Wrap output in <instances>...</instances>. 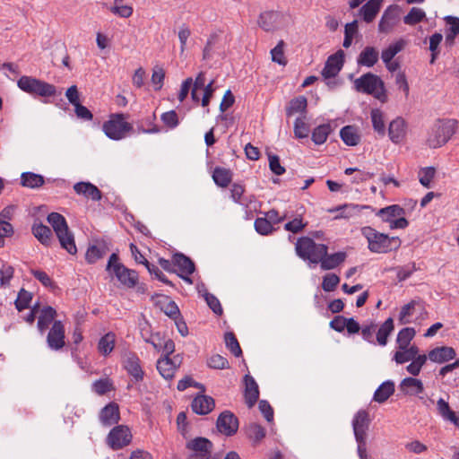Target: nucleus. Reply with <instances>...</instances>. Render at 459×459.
Segmentation results:
<instances>
[{
  "instance_id": "obj_1",
  "label": "nucleus",
  "mask_w": 459,
  "mask_h": 459,
  "mask_svg": "<svg viewBox=\"0 0 459 459\" xmlns=\"http://www.w3.org/2000/svg\"><path fill=\"white\" fill-rule=\"evenodd\" d=\"M295 251L299 258L309 264H320L321 269L325 271L338 267L347 257L343 251L328 255V247L325 244L316 243L309 237L299 238L295 244Z\"/></svg>"
},
{
  "instance_id": "obj_2",
  "label": "nucleus",
  "mask_w": 459,
  "mask_h": 459,
  "mask_svg": "<svg viewBox=\"0 0 459 459\" xmlns=\"http://www.w3.org/2000/svg\"><path fill=\"white\" fill-rule=\"evenodd\" d=\"M361 234L367 239L368 248L372 253L387 254L392 251H397L402 245V241L398 237H390L370 226L363 227Z\"/></svg>"
},
{
  "instance_id": "obj_3",
  "label": "nucleus",
  "mask_w": 459,
  "mask_h": 459,
  "mask_svg": "<svg viewBox=\"0 0 459 459\" xmlns=\"http://www.w3.org/2000/svg\"><path fill=\"white\" fill-rule=\"evenodd\" d=\"M48 221L52 226L61 247L69 254L75 255L77 247L74 237L69 230L65 218L58 212H51L48 215Z\"/></svg>"
},
{
  "instance_id": "obj_4",
  "label": "nucleus",
  "mask_w": 459,
  "mask_h": 459,
  "mask_svg": "<svg viewBox=\"0 0 459 459\" xmlns=\"http://www.w3.org/2000/svg\"><path fill=\"white\" fill-rule=\"evenodd\" d=\"M457 122L454 119H438L431 127L427 143L436 149L445 145L455 134Z\"/></svg>"
},
{
  "instance_id": "obj_5",
  "label": "nucleus",
  "mask_w": 459,
  "mask_h": 459,
  "mask_svg": "<svg viewBox=\"0 0 459 459\" xmlns=\"http://www.w3.org/2000/svg\"><path fill=\"white\" fill-rule=\"evenodd\" d=\"M354 86L357 91L370 94L381 102L387 100L385 83L382 79L372 73H367L356 79Z\"/></svg>"
},
{
  "instance_id": "obj_6",
  "label": "nucleus",
  "mask_w": 459,
  "mask_h": 459,
  "mask_svg": "<svg viewBox=\"0 0 459 459\" xmlns=\"http://www.w3.org/2000/svg\"><path fill=\"white\" fill-rule=\"evenodd\" d=\"M17 85L22 91L32 96L49 98L56 96L57 93L56 87L54 84L32 76L22 75L18 80Z\"/></svg>"
},
{
  "instance_id": "obj_7",
  "label": "nucleus",
  "mask_w": 459,
  "mask_h": 459,
  "mask_svg": "<svg viewBox=\"0 0 459 459\" xmlns=\"http://www.w3.org/2000/svg\"><path fill=\"white\" fill-rule=\"evenodd\" d=\"M126 116L123 113H114L104 122L103 132L111 140L124 139L126 134L133 131V126L126 121Z\"/></svg>"
},
{
  "instance_id": "obj_8",
  "label": "nucleus",
  "mask_w": 459,
  "mask_h": 459,
  "mask_svg": "<svg viewBox=\"0 0 459 459\" xmlns=\"http://www.w3.org/2000/svg\"><path fill=\"white\" fill-rule=\"evenodd\" d=\"M182 362L183 355L179 353L173 357H160L157 360L156 368L163 378L170 380L175 377V373Z\"/></svg>"
},
{
  "instance_id": "obj_9",
  "label": "nucleus",
  "mask_w": 459,
  "mask_h": 459,
  "mask_svg": "<svg viewBox=\"0 0 459 459\" xmlns=\"http://www.w3.org/2000/svg\"><path fill=\"white\" fill-rule=\"evenodd\" d=\"M108 440L114 450L121 449L130 444L132 434L126 426L119 425L109 432Z\"/></svg>"
},
{
  "instance_id": "obj_10",
  "label": "nucleus",
  "mask_w": 459,
  "mask_h": 459,
  "mask_svg": "<svg viewBox=\"0 0 459 459\" xmlns=\"http://www.w3.org/2000/svg\"><path fill=\"white\" fill-rule=\"evenodd\" d=\"M345 54L343 50L340 49L336 53L331 55L321 72L325 79H331L336 77L341 72L344 64Z\"/></svg>"
},
{
  "instance_id": "obj_11",
  "label": "nucleus",
  "mask_w": 459,
  "mask_h": 459,
  "mask_svg": "<svg viewBox=\"0 0 459 459\" xmlns=\"http://www.w3.org/2000/svg\"><path fill=\"white\" fill-rule=\"evenodd\" d=\"M216 427L221 434L233 436L238 429V419L231 411H224L219 415Z\"/></svg>"
},
{
  "instance_id": "obj_12",
  "label": "nucleus",
  "mask_w": 459,
  "mask_h": 459,
  "mask_svg": "<svg viewBox=\"0 0 459 459\" xmlns=\"http://www.w3.org/2000/svg\"><path fill=\"white\" fill-rule=\"evenodd\" d=\"M65 326L60 320H56L47 336V343L49 349L53 351L61 350L65 344Z\"/></svg>"
},
{
  "instance_id": "obj_13",
  "label": "nucleus",
  "mask_w": 459,
  "mask_h": 459,
  "mask_svg": "<svg viewBox=\"0 0 459 459\" xmlns=\"http://www.w3.org/2000/svg\"><path fill=\"white\" fill-rule=\"evenodd\" d=\"M112 273L123 286L128 289L134 288L139 281L138 273L126 267L124 264H117Z\"/></svg>"
},
{
  "instance_id": "obj_14",
  "label": "nucleus",
  "mask_w": 459,
  "mask_h": 459,
  "mask_svg": "<svg viewBox=\"0 0 459 459\" xmlns=\"http://www.w3.org/2000/svg\"><path fill=\"white\" fill-rule=\"evenodd\" d=\"M369 414L365 410H359L352 420V428L355 439L367 437V430L369 426Z\"/></svg>"
},
{
  "instance_id": "obj_15",
  "label": "nucleus",
  "mask_w": 459,
  "mask_h": 459,
  "mask_svg": "<svg viewBox=\"0 0 459 459\" xmlns=\"http://www.w3.org/2000/svg\"><path fill=\"white\" fill-rule=\"evenodd\" d=\"M245 391L244 397L245 402L248 408H252L257 403L259 399V387L255 378L249 374L244 377Z\"/></svg>"
},
{
  "instance_id": "obj_16",
  "label": "nucleus",
  "mask_w": 459,
  "mask_h": 459,
  "mask_svg": "<svg viewBox=\"0 0 459 459\" xmlns=\"http://www.w3.org/2000/svg\"><path fill=\"white\" fill-rule=\"evenodd\" d=\"M109 251L108 243L103 239L96 240L86 251L85 259L88 264H95L98 260L103 258Z\"/></svg>"
},
{
  "instance_id": "obj_17",
  "label": "nucleus",
  "mask_w": 459,
  "mask_h": 459,
  "mask_svg": "<svg viewBox=\"0 0 459 459\" xmlns=\"http://www.w3.org/2000/svg\"><path fill=\"white\" fill-rule=\"evenodd\" d=\"M399 15L395 8L389 6L383 13L379 23L378 30L381 33L388 34L397 25Z\"/></svg>"
},
{
  "instance_id": "obj_18",
  "label": "nucleus",
  "mask_w": 459,
  "mask_h": 459,
  "mask_svg": "<svg viewBox=\"0 0 459 459\" xmlns=\"http://www.w3.org/2000/svg\"><path fill=\"white\" fill-rule=\"evenodd\" d=\"M214 406V399L205 394H198L194 398L191 403L193 411L198 415L208 414L213 410Z\"/></svg>"
},
{
  "instance_id": "obj_19",
  "label": "nucleus",
  "mask_w": 459,
  "mask_h": 459,
  "mask_svg": "<svg viewBox=\"0 0 459 459\" xmlns=\"http://www.w3.org/2000/svg\"><path fill=\"white\" fill-rule=\"evenodd\" d=\"M119 419V407L116 403H109L100 412V420L106 427L117 424Z\"/></svg>"
},
{
  "instance_id": "obj_20",
  "label": "nucleus",
  "mask_w": 459,
  "mask_h": 459,
  "mask_svg": "<svg viewBox=\"0 0 459 459\" xmlns=\"http://www.w3.org/2000/svg\"><path fill=\"white\" fill-rule=\"evenodd\" d=\"M74 190L77 195L91 198L92 201H100L102 198L100 190L90 182H78L74 185Z\"/></svg>"
},
{
  "instance_id": "obj_21",
  "label": "nucleus",
  "mask_w": 459,
  "mask_h": 459,
  "mask_svg": "<svg viewBox=\"0 0 459 459\" xmlns=\"http://www.w3.org/2000/svg\"><path fill=\"white\" fill-rule=\"evenodd\" d=\"M455 356L456 352L455 349L447 346L436 347L428 354V357L431 361L439 364L447 362L455 359Z\"/></svg>"
},
{
  "instance_id": "obj_22",
  "label": "nucleus",
  "mask_w": 459,
  "mask_h": 459,
  "mask_svg": "<svg viewBox=\"0 0 459 459\" xmlns=\"http://www.w3.org/2000/svg\"><path fill=\"white\" fill-rule=\"evenodd\" d=\"M124 368L134 381L139 382L143 379L144 373L141 367L140 359L136 354L131 353L126 358Z\"/></svg>"
},
{
  "instance_id": "obj_23",
  "label": "nucleus",
  "mask_w": 459,
  "mask_h": 459,
  "mask_svg": "<svg viewBox=\"0 0 459 459\" xmlns=\"http://www.w3.org/2000/svg\"><path fill=\"white\" fill-rule=\"evenodd\" d=\"M405 134L406 125L403 118L396 117L389 124L388 135L393 143H400L404 138Z\"/></svg>"
},
{
  "instance_id": "obj_24",
  "label": "nucleus",
  "mask_w": 459,
  "mask_h": 459,
  "mask_svg": "<svg viewBox=\"0 0 459 459\" xmlns=\"http://www.w3.org/2000/svg\"><path fill=\"white\" fill-rule=\"evenodd\" d=\"M173 264L178 268V273L193 274L195 271L194 261L180 252L173 254Z\"/></svg>"
},
{
  "instance_id": "obj_25",
  "label": "nucleus",
  "mask_w": 459,
  "mask_h": 459,
  "mask_svg": "<svg viewBox=\"0 0 459 459\" xmlns=\"http://www.w3.org/2000/svg\"><path fill=\"white\" fill-rule=\"evenodd\" d=\"M378 58V50L374 47L368 46L359 53L357 63L361 66L372 67L377 63Z\"/></svg>"
},
{
  "instance_id": "obj_26",
  "label": "nucleus",
  "mask_w": 459,
  "mask_h": 459,
  "mask_svg": "<svg viewBox=\"0 0 459 459\" xmlns=\"http://www.w3.org/2000/svg\"><path fill=\"white\" fill-rule=\"evenodd\" d=\"M56 316V311L54 307L50 306L44 307L38 319V329L43 333L48 327L51 323H54L55 317Z\"/></svg>"
},
{
  "instance_id": "obj_27",
  "label": "nucleus",
  "mask_w": 459,
  "mask_h": 459,
  "mask_svg": "<svg viewBox=\"0 0 459 459\" xmlns=\"http://www.w3.org/2000/svg\"><path fill=\"white\" fill-rule=\"evenodd\" d=\"M376 215L380 217L383 221L390 223L396 217L404 216L405 210L398 204H392L379 209Z\"/></svg>"
},
{
  "instance_id": "obj_28",
  "label": "nucleus",
  "mask_w": 459,
  "mask_h": 459,
  "mask_svg": "<svg viewBox=\"0 0 459 459\" xmlns=\"http://www.w3.org/2000/svg\"><path fill=\"white\" fill-rule=\"evenodd\" d=\"M416 307L424 308L423 302L420 299H412L403 307H402L399 313V323L401 325H407L411 322V316L415 312Z\"/></svg>"
},
{
  "instance_id": "obj_29",
  "label": "nucleus",
  "mask_w": 459,
  "mask_h": 459,
  "mask_svg": "<svg viewBox=\"0 0 459 459\" xmlns=\"http://www.w3.org/2000/svg\"><path fill=\"white\" fill-rule=\"evenodd\" d=\"M399 387L403 394L410 395L419 394L424 390L421 380L410 377L403 379Z\"/></svg>"
},
{
  "instance_id": "obj_30",
  "label": "nucleus",
  "mask_w": 459,
  "mask_h": 459,
  "mask_svg": "<svg viewBox=\"0 0 459 459\" xmlns=\"http://www.w3.org/2000/svg\"><path fill=\"white\" fill-rule=\"evenodd\" d=\"M383 0H368L361 8L360 13L363 20L369 23L374 21L378 13Z\"/></svg>"
},
{
  "instance_id": "obj_31",
  "label": "nucleus",
  "mask_w": 459,
  "mask_h": 459,
  "mask_svg": "<svg viewBox=\"0 0 459 459\" xmlns=\"http://www.w3.org/2000/svg\"><path fill=\"white\" fill-rule=\"evenodd\" d=\"M394 383L391 380L383 382L374 393L373 400L379 403H385L394 393Z\"/></svg>"
},
{
  "instance_id": "obj_32",
  "label": "nucleus",
  "mask_w": 459,
  "mask_h": 459,
  "mask_svg": "<svg viewBox=\"0 0 459 459\" xmlns=\"http://www.w3.org/2000/svg\"><path fill=\"white\" fill-rule=\"evenodd\" d=\"M278 19L279 13L277 12H264L260 14L258 23L265 31H273L276 28Z\"/></svg>"
},
{
  "instance_id": "obj_33",
  "label": "nucleus",
  "mask_w": 459,
  "mask_h": 459,
  "mask_svg": "<svg viewBox=\"0 0 459 459\" xmlns=\"http://www.w3.org/2000/svg\"><path fill=\"white\" fill-rule=\"evenodd\" d=\"M32 234L44 246H50L52 240V231L48 226L39 223L32 226Z\"/></svg>"
},
{
  "instance_id": "obj_34",
  "label": "nucleus",
  "mask_w": 459,
  "mask_h": 459,
  "mask_svg": "<svg viewBox=\"0 0 459 459\" xmlns=\"http://www.w3.org/2000/svg\"><path fill=\"white\" fill-rule=\"evenodd\" d=\"M394 329V320L392 317H388L378 328L376 333L377 342L380 346H385L388 342V336L392 333Z\"/></svg>"
},
{
  "instance_id": "obj_35",
  "label": "nucleus",
  "mask_w": 459,
  "mask_h": 459,
  "mask_svg": "<svg viewBox=\"0 0 459 459\" xmlns=\"http://www.w3.org/2000/svg\"><path fill=\"white\" fill-rule=\"evenodd\" d=\"M214 183L221 187H227L232 180V172L229 169L216 167L212 173Z\"/></svg>"
},
{
  "instance_id": "obj_36",
  "label": "nucleus",
  "mask_w": 459,
  "mask_h": 459,
  "mask_svg": "<svg viewBox=\"0 0 459 459\" xmlns=\"http://www.w3.org/2000/svg\"><path fill=\"white\" fill-rule=\"evenodd\" d=\"M45 183L44 177L34 172H23L21 175V184L29 188H38Z\"/></svg>"
},
{
  "instance_id": "obj_37",
  "label": "nucleus",
  "mask_w": 459,
  "mask_h": 459,
  "mask_svg": "<svg viewBox=\"0 0 459 459\" xmlns=\"http://www.w3.org/2000/svg\"><path fill=\"white\" fill-rule=\"evenodd\" d=\"M212 443L206 437H195L187 443L186 447L195 453L211 454Z\"/></svg>"
},
{
  "instance_id": "obj_38",
  "label": "nucleus",
  "mask_w": 459,
  "mask_h": 459,
  "mask_svg": "<svg viewBox=\"0 0 459 459\" xmlns=\"http://www.w3.org/2000/svg\"><path fill=\"white\" fill-rule=\"evenodd\" d=\"M307 100L304 96H299L292 99L289 106L286 108V116L288 117L293 116L296 113H305L307 111Z\"/></svg>"
},
{
  "instance_id": "obj_39",
  "label": "nucleus",
  "mask_w": 459,
  "mask_h": 459,
  "mask_svg": "<svg viewBox=\"0 0 459 459\" xmlns=\"http://www.w3.org/2000/svg\"><path fill=\"white\" fill-rule=\"evenodd\" d=\"M341 139L348 146H355L359 143V135L352 126H345L340 131Z\"/></svg>"
},
{
  "instance_id": "obj_40",
  "label": "nucleus",
  "mask_w": 459,
  "mask_h": 459,
  "mask_svg": "<svg viewBox=\"0 0 459 459\" xmlns=\"http://www.w3.org/2000/svg\"><path fill=\"white\" fill-rule=\"evenodd\" d=\"M400 351H396L394 356V359L398 364H403L410 360H412L413 358L418 355L419 348L416 345L408 346L405 349H399Z\"/></svg>"
},
{
  "instance_id": "obj_41",
  "label": "nucleus",
  "mask_w": 459,
  "mask_h": 459,
  "mask_svg": "<svg viewBox=\"0 0 459 459\" xmlns=\"http://www.w3.org/2000/svg\"><path fill=\"white\" fill-rule=\"evenodd\" d=\"M331 132L332 127L329 124L319 125L312 131L311 139L315 144H323L327 140Z\"/></svg>"
},
{
  "instance_id": "obj_42",
  "label": "nucleus",
  "mask_w": 459,
  "mask_h": 459,
  "mask_svg": "<svg viewBox=\"0 0 459 459\" xmlns=\"http://www.w3.org/2000/svg\"><path fill=\"white\" fill-rule=\"evenodd\" d=\"M405 42L403 39H400L393 44H390L381 53V58L385 64L390 63L392 59L404 48Z\"/></svg>"
},
{
  "instance_id": "obj_43",
  "label": "nucleus",
  "mask_w": 459,
  "mask_h": 459,
  "mask_svg": "<svg viewBox=\"0 0 459 459\" xmlns=\"http://www.w3.org/2000/svg\"><path fill=\"white\" fill-rule=\"evenodd\" d=\"M115 340L116 336L115 333L112 332H109L103 335L98 343V350L103 355L109 354L115 347Z\"/></svg>"
},
{
  "instance_id": "obj_44",
  "label": "nucleus",
  "mask_w": 459,
  "mask_h": 459,
  "mask_svg": "<svg viewBox=\"0 0 459 459\" xmlns=\"http://www.w3.org/2000/svg\"><path fill=\"white\" fill-rule=\"evenodd\" d=\"M415 330L412 327H405L399 331L396 338L398 349L407 348L415 336Z\"/></svg>"
},
{
  "instance_id": "obj_45",
  "label": "nucleus",
  "mask_w": 459,
  "mask_h": 459,
  "mask_svg": "<svg viewBox=\"0 0 459 459\" xmlns=\"http://www.w3.org/2000/svg\"><path fill=\"white\" fill-rule=\"evenodd\" d=\"M372 126L374 130L381 136L385 134V126L384 121V114L378 108H374L370 113Z\"/></svg>"
},
{
  "instance_id": "obj_46",
  "label": "nucleus",
  "mask_w": 459,
  "mask_h": 459,
  "mask_svg": "<svg viewBox=\"0 0 459 459\" xmlns=\"http://www.w3.org/2000/svg\"><path fill=\"white\" fill-rule=\"evenodd\" d=\"M247 435L257 444L265 437V429L258 423H250L247 429Z\"/></svg>"
},
{
  "instance_id": "obj_47",
  "label": "nucleus",
  "mask_w": 459,
  "mask_h": 459,
  "mask_svg": "<svg viewBox=\"0 0 459 459\" xmlns=\"http://www.w3.org/2000/svg\"><path fill=\"white\" fill-rule=\"evenodd\" d=\"M226 347L235 357L242 355V350L236 335L232 332H227L224 335Z\"/></svg>"
},
{
  "instance_id": "obj_48",
  "label": "nucleus",
  "mask_w": 459,
  "mask_h": 459,
  "mask_svg": "<svg viewBox=\"0 0 459 459\" xmlns=\"http://www.w3.org/2000/svg\"><path fill=\"white\" fill-rule=\"evenodd\" d=\"M245 193V186L239 183H234L230 189V197L232 200L244 206H247V200L243 196Z\"/></svg>"
},
{
  "instance_id": "obj_49",
  "label": "nucleus",
  "mask_w": 459,
  "mask_h": 459,
  "mask_svg": "<svg viewBox=\"0 0 459 459\" xmlns=\"http://www.w3.org/2000/svg\"><path fill=\"white\" fill-rule=\"evenodd\" d=\"M124 0H115L114 5L110 8L111 13L122 18H128L133 14V7L124 4Z\"/></svg>"
},
{
  "instance_id": "obj_50",
  "label": "nucleus",
  "mask_w": 459,
  "mask_h": 459,
  "mask_svg": "<svg viewBox=\"0 0 459 459\" xmlns=\"http://www.w3.org/2000/svg\"><path fill=\"white\" fill-rule=\"evenodd\" d=\"M443 40V35L436 32L429 38V50L431 52V58L429 63L434 64L437 56L440 53L439 45Z\"/></svg>"
},
{
  "instance_id": "obj_51",
  "label": "nucleus",
  "mask_w": 459,
  "mask_h": 459,
  "mask_svg": "<svg viewBox=\"0 0 459 459\" xmlns=\"http://www.w3.org/2000/svg\"><path fill=\"white\" fill-rule=\"evenodd\" d=\"M426 16L425 12L417 7H412L407 15L403 17V22L408 25H415L420 22Z\"/></svg>"
},
{
  "instance_id": "obj_52",
  "label": "nucleus",
  "mask_w": 459,
  "mask_h": 459,
  "mask_svg": "<svg viewBox=\"0 0 459 459\" xmlns=\"http://www.w3.org/2000/svg\"><path fill=\"white\" fill-rule=\"evenodd\" d=\"M31 275L34 276L44 287L55 290L57 288L56 282L49 277V275L41 270L31 269Z\"/></svg>"
},
{
  "instance_id": "obj_53",
  "label": "nucleus",
  "mask_w": 459,
  "mask_h": 459,
  "mask_svg": "<svg viewBox=\"0 0 459 459\" xmlns=\"http://www.w3.org/2000/svg\"><path fill=\"white\" fill-rule=\"evenodd\" d=\"M363 209H371L369 205H359V204H343L338 206L335 211H342L340 215L336 218H349L352 212H360Z\"/></svg>"
},
{
  "instance_id": "obj_54",
  "label": "nucleus",
  "mask_w": 459,
  "mask_h": 459,
  "mask_svg": "<svg viewBox=\"0 0 459 459\" xmlns=\"http://www.w3.org/2000/svg\"><path fill=\"white\" fill-rule=\"evenodd\" d=\"M31 299H32L31 293L30 291L25 290L24 289H22L19 291L18 297L14 302L16 309L18 311H22V310L28 308Z\"/></svg>"
},
{
  "instance_id": "obj_55",
  "label": "nucleus",
  "mask_w": 459,
  "mask_h": 459,
  "mask_svg": "<svg viewBox=\"0 0 459 459\" xmlns=\"http://www.w3.org/2000/svg\"><path fill=\"white\" fill-rule=\"evenodd\" d=\"M207 366L213 369H225L230 368V363L225 357L214 354L207 359Z\"/></svg>"
},
{
  "instance_id": "obj_56",
  "label": "nucleus",
  "mask_w": 459,
  "mask_h": 459,
  "mask_svg": "<svg viewBox=\"0 0 459 459\" xmlns=\"http://www.w3.org/2000/svg\"><path fill=\"white\" fill-rule=\"evenodd\" d=\"M309 126L305 122L304 117H297L294 122V134L297 138L302 139L308 136L309 134Z\"/></svg>"
},
{
  "instance_id": "obj_57",
  "label": "nucleus",
  "mask_w": 459,
  "mask_h": 459,
  "mask_svg": "<svg viewBox=\"0 0 459 459\" xmlns=\"http://www.w3.org/2000/svg\"><path fill=\"white\" fill-rule=\"evenodd\" d=\"M255 229L261 235H268L273 231V227L267 218H256L255 221Z\"/></svg>"
},
{
  "instance_id": "obj_58",
  "label": "nucleus",
  "mask_w": 459,
  "mask_h": 459,
  "mask_svg": "<svg viewBox=\"0 0 459 459\" xmlns=\"http://www.w3.org/2000/svg\"><path fill=\"white\" fill-rule=\"evenodd\" d=\"M437 410L439 413V415L446 420H451L455 415V412L454 411L451 410L449 404L447 402H446L443 398H439L437 402Z\"/></svg>"
},
{
  "instance_id": "obj_59",
  "label": "nucleus",
  "mask_w": 459,
  "mask_h": 459,
  "mask_svg": "<svg viewBox=\"0 0 459 459\" xmlns=\"http://www.w3.org/2000/svg\"><path fill=\"white\" fill-rule=\"evenodd\" d=\"M307 225V222H303L302 217L299 215L293 220L288 221L284 225V230L294 234L301 232Z\"/></svg>"
},
{
  "instance_id": "obj_60",
  "label": "nucleus",
  "mask_w": 459,
  "mask_h": 459,
  "mask_svg": "<svg viewBox=\"0 0 459 459\" xmlns=\"http://www.w3.org/2000/svg\"><path fill=\"white\" fill-rule=\"evenodd\" d=\"M340 282V278L335 273H328L323 277L322 289L326 292L333 291Z\"/></svg>"
},
{
  "instance_id": "obj_61",
  "label": "nucleus",
  "mask_w": 459,
  "mask_h": 459,
  "mask_svg": "<svg viewBox=\"0 0 459 459\" xmlns=\"http://www.w3.org/2000/svg\"><path fill=\"white\" fill-rule=\"evenodd\" d=\"M162 123L169 129H174L179 125V119L175 110L167 111L161 114Z\"/></svg>"
},
{
  "instance_id": "obj_62",
  "label": "nucleus",
  "mask_w": 459,
  "mask_h": 459,
  "mask_svg": "<svg viewBox=\"0 0 459 459\" xmlns=\"http://www.w3.org/2000/svg\"><path fill=\"white\" fill-rule=\"evenodd\" d=\"M283 40H280L278 44L271 50L272 60L279 65H285L287 60L283 52Z\"/></svg>"
},
{
  "instance_id": "obj_63",
  "label": "nucleus",
  "mask_w": 459,
  "mask_h": 459,
  "mask_svg": "<svg viewBox=\"0 0 459 459\" xmlns=\"http://www.w3.org/2000/svg\"><path fill=\"white\" fill-rule=\"evenodd\" d=\"M14 273V269L10 264H3L0 269V285L2 287L8 286L10 284V281L13 279Z\"/></svg>"
},
{
  "instance_id": "obj_64",
  "label": "nucleus",
  "mask_w": 459,
  "mask_h": 459,
  "mask_svg": "<svg viewBox=\"0 0 459 459\" xmlns=\"http://www.w3.org/2000/svg\"><path fill=\"white\" fill-rule=\"evenodd\" d=\"M268 160L269 168L273 174L281 176L285 173V168L281 165L280 158L278 155L270 152L268 153Z\"/></svg>"
}]
</instances>
